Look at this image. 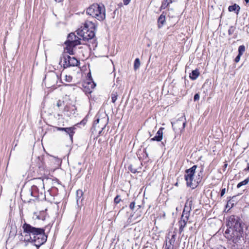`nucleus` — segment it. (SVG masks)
Here are the masks:
<instances>
[{
    "label": "nucleus",
    "instance_id": "nucleus-1",
    "mask_svg": "<svg viewBox=\"0 0 249 249\" xmlns=\"http://www.w3.org/2000/svg\"><path fill=\"white\" fill-rule=\"evenodd\" d=\"M228 229L224 233L225 237L238 246L243 241V227L242 220L237 216L231 215L227 220Z\"/></svg>",
    "mask_w": 249,
    "mask_h": 249
},
{
    "label": "nucleus",
    "instance_id": "nucleus-2",
    "mask_svg": "<svg viewBox=\"0 0 249 249\" xmlns=\"http://www.w3.org/2000/svg\"><path fill=\"white\" fill-rule=\"evenodd\" d=\"M22 229L20 240L33 243L36 247L46 242L47 236L45 233L44 229L33 227L26 222L22 225Z\"/></svg>",
    "mask_w": 249,
    "mask_h": 249
},
{
    "label": "nucleus",
    "instance_id": "nucleus-3",
    "mask_svg": "<svg viewBox=\"0 0 249 249\" xmlns=\"http://www.w3.org/2000/svg\"><path fill=\"white\" fill-rule=\"evenodd\" d=\"M86 13L100 21L106 18V8L103 4H92L87 8Z\"/></svg>",
    "mask_w": 249,
    "mask_h": 249
},
{
    "label": "nucleus",
    "instance_id": "nucleus-4",
    "mask_svg": "<svg viewBox=\"0 0 249 249\" xmlns=\"http://www.w3.org/2000/svg\"><path fill=\"white\" fill-rule=\"evenodd\" d=\"M97 26L91 21L85 23L83 28L78 29L77 33L78 36L82 37L84 41L91 40L95 36V30Z\"/></svg>",
    "mask_w": 249,
    "mask_h": 249
},
{
    "label": "nucleus",
    "instance_id": "nucleus-5",
    "mask_svg": "<svg viewBox=\"0 0 249 249\" xmlns=\"http://www.w3.org/2000/svg\"><path fill=\"white\" fill-rule=\"evenodd\" d=\"M197 165H194L191 168L185 170L184 178L186 185L192 189H195L201 182L200 178H195V174Z\"/></svg>",
    "mask_w": 249,
    "mask_h": 249
},
{
    "label": "nucleus",
    "instance_id": "nucleus-6",
    "mask_svg": "<svg viewBox=\"0 0 249 249\" xmlns=\"http://www.w3.org/2000/svg\"><path fill=\"white\" fill-rule=\"evenodd\" d=\"M79 64L78 60L74 57H71L68 54H63L60 57L59 64L64 68L70 67L77 66Z\"/></svg>",
    "mask_w": 249,
    "mask_h": 249
},
{
    "label": "nucleus",
    "instance_id": "nucleus-7",
    "mask_svg": "<svg viewBox=\"0 0 249 249\" xmlns=\"http://www.w3.org/2000/svg\"><path fill=\"white\" fill-rule=\"evenodd\" d=\"M81 39L76 36L74 33H70L68 36L67 40L65 42L66 45L69 46H76L80 44V40Z\"/></svg>",
    "mask_w": 249,
    "mask_h": 249
},
{
    "label": "nucleus",
    "instance_id": "nucleus-8",
    "mask_svg": "<svg viewBox=\"0 0 249 249\" xmlns=\"http://www.w3.org/2000/svg\"><path fill=\"white\" fill-rule=\"evenodd\" d=\"M108 119L106 120L105 118L97 119L94 123V127L95 129L101 128V130H99V134H101L103 130H104L107 124Z\"/></svg>",
    "mask_w": 249,
    "mask_h": 249
},
{
    "label": "nucleus",
    "instance_id": "nucleus-9",
    "mask_svg": "<svg viewBox=\"0 0 249 249\" xmlns=\"http://www.w3.org/2000/svg\"><path fill=\"white\" fill-rule=\"evenodd\" d=\"M58 75L55 73H52L46 76L45 80L48 82L50 86H53L57 82Z\"/></svg>",
    "mask_w": 249,
    "mask_h": 249
},
{
    "label": "nucleus",
    "instance_id": "nucleus-10",
    "mask_svg": "<svg viewBox=\"0 0 249 249\" xmlns=\"http://www.w3.org/2000/svg\"><path fill=\"white\" fill-rule=\"evenodd\" d=\"M193 205V199L190 198L186 201L182 215L190 216V211L192 210V206Z\"/></svg>",
    "mask_w": 249,
    "mask_h": 249
},
{
    "label": "nucleus",
    "instance_id": "nucleus-11",
    "mask_svg": "<svg viewBox=\"0 0 249 249\" xmlns=\"http://www.w3.org/2000/svg\"><path fill=\"white\" fill-rule=\"evenodd\" d=\"M189 216L182 215L180 220L179 221V231L180 233L182 232L183 231L184 227L186 226L187 222L189 220Z\"/></svg>",
    "mask_w": 249,
    "mask_h": 249
},
{
    "label": "nucleus",
    "instance_id": "nucleus-12",
    "mask_svg": "<svg viewBox=\"0 0 249 249\" xmlns=\"http://www.w3.org/2000/svg\"><path fill=\"white\" fill-rule=\"evenodd\" d=\"M163 129L164 128L160 127L157 132L156 136L150 139V141H161L162 139Z\"/></svg>",
    "mask_w": 249,
    "mask_h": 249
},
{
    "label": "nucleus",
    "instance_id": "nucleus-13",
    "mask_svg": "<svg viewBox=\"0 0 249 249\" xmlns=\"http://www.w3.org/2000/svg\"><path fill=\"white\" fill-rule=\"evenodd\" d=\"M240 10V6L236 3H234L232 5L229 6L228 7L229 12H234L237 15L239 14Z\"/></svg>",
    "mask_w": 249,
    "mask_h": 249
},
{
    "label": "nucleus",
    "instance_id": "nucleus-14",
    "mask_svg": "<svg viewBox=\"0 0 249 249\" xmlns=\"http://www.w3.org/2000/svg\"><path fill=\"white\" fill-rule=\"evenodd\" d=\"M75 127L74 126L73 127H66V130H65V132L69 135V136L70 137V139L71 140H72V137L75 133L74 130L75 129Z\"/></svg>",
    "mask_w": 249,
    "mask_h": 249
},
{
    "label": "nucleus",
    "instance_id": "nucleus-15",
    "mask_svg": "<svg viewBox=\"0 0 249 249\" xmlns=\"http://www.w3.org/2000/svg\"><path fill=\"white\" fill-rule=\"evenodd\" d=\"M158 26L161 28L165 22V16L163 14H161L158 20Z\"/></svg>",
    "mask_w": 249,
    "mask_h": 249
},
{
    "label": "nucleus",
    "instance_id": "nucleus-16",
    "mask_svg": "<svg viewBox=\"0 0 249 249\" xmlns=\"http://www.w3.org/2000/svg\"><path fill=\"white\" fill-rule=\"evenodd\" d=\"M199 75V71L197 69H196L192 71L190 74V78L193 80H196Z\"/></svg>",
    "mask_w": 249,
    "mask_h": 249
},
{
    "label": "nucleus",
    "instance_id": "nucleus-17",
    "mask_svg": "<svg viewBox=\"0 0 249 249\" xmlns=\"http://www.w3.org/2000/svg\"><path fill=\"white\" fill-rule=\"evenodd\" d=\"M75 46H69L66 45V47L65 48V52L64 54H73V49L72 48Z\"/></svg>",
    "mask_w": 249,
    "mask_h": 249
},
{
    "label": "nucleus",
    "instance_id": "nucleus-18",
    "mask_svg": "<svg viewBox=\"0 0 249 249\" xmlns=\"http://www.w3.org/2000/svg\"><path fill=\"white\" fill-rule=\"evenodd\" d=\"M171 2V0H164L162 3L160 8L161 9H165Z\"/></svg>",
    "mask_w": 249,
    "mask_h": 249
},
{
    "label": "nucleus",
    "instance_id": "nucleus-19",
    "mask_svg": "<svg viewBox=\"0 0 249 249\" xmlns=\"http://www.w3.org/2000/svg\"><path fill=\"white\" fill-rule=\"evenodd\" d=\"M249 182V178H246V179H245L244 180L239 182L237 185V187L238 188L241 187L242 186H243V185H245L246 184H247Z\"/></svg>",
    "mask_w": 249,
    "mask_h": 249
},
{
    "label": "nucleus",
    "instance_id": "nucleus-20",
    "mask_svg": "<svg viewBox=\"0 0 249 249\" xmlns=\"http://www.w3.org/2000/svg\"><path fill=\"white\" fill-rule=\"evenodd\" d=\"M87 84L88 86V90L86 91L88 92V93H91V89H93L94 88L95 84L94 83H88Z\"/></svg>",
    "mask_w": 249,
    "mask_h": 249
},
{
    "label": "nucleus",
    "instance_id": "nucleus-21",
    "mask_svg": "<svg viewBox=\"0 0 249 249\" xmlns=\"http://www.w3.org/2000/svg\"><path fill=\"white\" fill-rule=\"evenodd\" d=\"M117 97L118 94L117 92L113 91L111 93V101L112 103H114L116 102Z\"/></svg>",
    "mask_w": 249,
    "mask_h": 249
},
{
    "label": "nucleus",
    "instance_id": "nucleus-22",
    "mask_svg": "<svg viewBox=\"0 0 249 249\" xmlns=\"http://www.w3.org/2000/svg\"><path fill=\"white\" fill-rule=\"evenodd\" d=\"M140 66V61L139 58H136L135 60L134 64V69L136 70L138 69Z\"/></svg>",
    "mask_w": 249,
    "mask_h": 249
},
{
    "label": "nucleus",
    "instance_id": "nucleus-23",
    "mask_svg": "<svg viewBox=\"0 0 249 249\" xmlns=\"http://www.w3.org/2000/svg\"><path fill=\"white\" fill-rule=\"evenodd\" d=\"M238 54L242 55L244 52L245 51V47L244 45H240L238 47Z\"/></svg>",
    "mask_w": 249,
    "mask_h": 249
},
{
    "label": "nucleus",
    "instance_id": "nucleus-24",
    "mask_svg": "<svg viewBox=\"0 0 249 249\" xmlns=\"http://www.w3.org/2000/svg\"><path fill=\"white\" fill-rule=\"evenodd\" d=\"M129 170L133 173H136L138 172V169L134 167L133 165H130L128 167Z\"/></svg>",
    "mask_w": 249,
    "mask_h": 249
},
{
    "label": "nucleus",
    "instance_id": "nucleus-25",
    "mask_svg": "<svg viewBox=\"0 0 249 249\" xmlns=\"http://www.w3.org/2000/svg\"><path fill=\"white\" fill-rule=\"evenodd\" d=\"M65 103L63 101L59 100L56 103V106L58 108L64 107Z\"/></svg>",
    "mask_w": 249,
    "mask_h": 249
},
{
    "label": "nucleus",
    "instance_id": "nucleus-26",
    "mask_svg": "<svg viewBox=\"0 0 249 249\" xmlns=\"http://www.w3.org/2000/svg\"><path fill=\"white\" fill-rule=\"evenodd\" d=\"M122 201L121 196L120 195H117L114 198V202L116 204H118Z\"/></svg>",
    "mask_w": 249,
    "mask_h": 249
},
{
    "label": "nucleus",
    "instance_id": "nucleus-27",
    "mask_svg": "<svg viewBox=\"0 0 249 249\" xmlns=\"http://www.w3.org/2000/svg\"><path fill=\"white\" fill-rule=\"evenodd\" d=\"M235 30V28L233 26H231L228 30V33L230 35H232Z\"/></svg>",
    "mask_w": 249,
    "mask_h": 249
},
{
    "label": "nucleus",
    "instance_id": "nucleus-28",
    "mask_svg": "<svg viewBox=\"0 0 249 249\" xmlns=\"http://www.w3.org/2000/svg\"><path fill=\"white\" fill-rule=\"evenodd\" d=\"M72 80V77L70 75H66L65 76V81L70 82Z\"/></svg>",
    "mask_w": 249,
    "mask_h": 249
},
{
    "label": "nucleus",
    "instance_id": "nucleus-29",
    "mask_svg": "<svg viewBox=\"0 0 249 249\" xmlns=\"http://www.w3.org/2000/svg\"><path fill=\"white\" fill-rule=\"evenodd\" d=\"M34 180L38 181L40 185H43V180L41 178H34Z\"/></svg>",
    "mask_w": 249,
    "mask_h": 249
},
{
    "label": "nucleus",
    "instance_id": "nucleus-30",
    "mask_svg": "<svg viewBox=\"0 0 249 249\" xmlns=\"http://www.w3.org/2000/svg\"><path fill=\"white\" fill-rule=\"evenodd\" d=\"M83 195V192L82 190H77V197H81Z\"/></svg>",
    "mask_w": 249,
    "mask_h": 249
},
{
    "label": "nucleus",
    "instance_id": "nucleus-31",
    "mask_svg": "<svg viewBox=\"0 0 249 249\" xmlns=\"http://www.w3.org/2000/svg\"><path fill=\"white\" fill-rule=\"evenodd\" d=\"M241 56V55H239L238 54V55L235 57L234 61L236 63H238L240 61Z\"/></svg>",
    "mask_w": 249,
    "mask_h": 249
},
{
    "label": "nucleus",
    "instance_id": "nucleus-32",
    "mask_svg": "<svg viewBox=\"0 0 249 249\" xmlns=\"http://www.w3.org/2000/svg\"><path fill=\"white\" fill-rule=\"evenodd\" d=\"M199 99V95L198 93H196L194 97V100L195 101L198 100Z\"/></svg>",
    "mask_w": 249,
    "mask_h": 249
},
{
    "label": "nucleus",
    "instance_id": "nucleus-33",
    "mask_svg": "<svg viewBox=\"0 0 249 249\" xmlns=\"http://www.w3.org/2000/svg\"><path fill=\"white\" fill-rule=\"evenodd\" d=\"M175 237H176V235L175 234H173L172 235V238L170 240V244H172V243H174V241H175Z\"/></svg>",
    "mask_w": 249,
    "mask_h": 249
},
{
    "label": "nucleus",
    "instance_id": "nucleus-34",
    "mask_svg": "<svg viewBox=\"0 0 249 249\" xmlns=\"http://www.w3.org/2000/svg\"><path fill=\"white\" fill-rule=\"evenodd\" d=\"M203 172V169L201 168V170L200 171L199 173L198 174V177L197 178H200L201 179H202V175Z\"/></svg>",
    "mask_w": 249,
    "mask_h": 249
},
{
    "label": "nucleus",
    "instance_id": "nucleus-35",
    "mask_svg": "<svg viewBox=\"0 0 249 249\" xmlns=\"http://www.w3.org/2000/svg\"><path fill=\"white\" fill-rule=\"evenodd\" d=\"M135 203L132 202L130 204L129 207L131 210H133L135 207Z\"/></svg>",
    "mask_w": 249,
    "mask_h": 249
},
{
    "label": "nucleus",
    "instance_id": "nucleus-36",
    "mask_svg": "<svg viewBox=\"0 0 249 249\" xmlns=\"http://www.w3.org/2000/svg\"><path fill=\"white\" fill-rule=\"evenodd\" d=\"M225 192H226L225 188H223L221 190V193H220L221 196H223L224 195V194H225Z\"/></svg>",
    "mask_w": 249,
    "mask_h": 249
},
{
    "label": "nucleus",
    "instance_id": "nucleus-37",
    "mask_svg": "<svg viewBox=\"0 0 249 249\" xmlns=\"http://www.w3.org/2000/svg\"><path fill=\"white\" fill-rule=\"evenodd\" d=\"M131 0H124V4L125 5H127V4H129V3L130 2Z\"/></svg>",
    "mask_w": 249,
    "mask_h": 249
},
{
    "label": "nucleus",
    "instance_id": "nucleus-38",
    "mask_svg": "<svg viewBox=\"0 0 249 249\" xmlns=\"http://www.w3.org/2000/svg\"><path fill=\"white\" fill-rule=\"evenodd\" d=\"M246 171H249V163L247 164V167L244 169Z\"/></svg>",
    "mask_w": 249,
    "mask_h": 249
},
{
    "label": "nucleus",
    "instance_id": "nucleus-39",
    "mask_svg": "<svg viewBox=\"0 0 249 249\" xmlns=\"http://www.w3.org/2000/svg\"><path fill=\"white\" fill-rule=\"evenodd\" d=\"M186 126V122H184L182 123V129H184L185 127Z\"/></svg>",
    "mask_w": 249,
    "mask_h": 249
},
{
    "label": "nucleus",
    "instance_id": "nucleus-40",
    "mask_svg": "<svg viewBox=\"0 0 249 249\" xmlns=\"http://www.w3.org/2000/svg\"><path fill=\"white\" fill-rule=\"evenodd\" d=\"M54 128H55L56 130H57V131H61V127H57V126L54 127Z\"/></svg>",
    "mask_w": 249,
    "mask_h": 249
},
{
    "label": "nucleus",
    "instance_id": "nucleus-41",
    "mask_svg": "<svg viewBox=\"0 0 249 249\" xmlns=\"http://www.w3.org/2000/svg\"><path fill=\"white\" fill-rule=\"evenodd\" d=\"M180 121H181V120L179 119V120H177L176 123H175V124L178 125L179 124H180Z\"/></svg>",
    "mask_w": 249,
    "mask_h": 249
},
{
    "label": "nucleus",
    "instance_id": "nucleus-42",
    "mask_svg": "<svg viewBox=\"0 0 249 249\" xmlns=\"http://www.w3.org/2000/svg\"><path fill=\"white\" fill-rule=\"evenodd\" d=\"M164 249H171V246H169L168 247L167 246V245H166V247H165Z\"/></svg>",
    "mask_w": 249,
    "mask_h": 249
},
{
    "label": "nucleus",
    "instance_id": "nucleus-43",
    "mask_svg": "<svg viewBox=\"0 0 249 249\" xmlns=\"http://www.w3.org/2000/svg\"><path fill=\"white\" fill-rule=\"evenodd\" d=\"M61 131H64L66 130V127H61Z\"/></svg>",
    "mask_w": 249,
    "mask_h": 249
},
{
    "label": "nucleus",
    "instance_id": "nucleus-44",
    "mask_svg": "<svg viewBox=\"0 0 249 249\" xmlns=\"http://www.w3.org/2000/svg\"><path fill=\"white\" fill-rule=\"evenodd\" d=\"M63 0H55V1L57 2H60L62 1Z\"/></svg>",
    "mask_w": 249,
    "mask_h": 249
},
{
    "label": "nucleus",
    "instance_id": "nucleus-45",
    "mask_svg": "<svg viewBox=\"0 0 249 249\" xmlns=\"http://www.w3.org/2000/svg\"><path fill=\"white\" fill-rule=\"evenodd\" d=\"M228 164L227 163H225L224 165V169L226 168L227 167Z\"/></svg>",
    "mask_w": 249,
    "mask_h": 249
},
{
    "label": "nucleus",
    "instance_id": "nucleus-46",
    "mask_svg": "<svg viewBox=\"0 0 249 249\" xmlns=\"http://www.w3.org/2000/svg\"><path fill=\"white\" fill-rule=\"evenodd\" d=\"M246 3L247 4L249 2V0H245Z\"/></svg>",
    "mask_w": 249,
    "mask_h": 249
},
{
    "label": "nucleus",
    "instance_id": "nucleus-47",
    "mask_svg": "<svg viewBox=\"0 0 249 249\" xmlns=\"http://www.w3.org/2000/svg\"><path fill=\"white\" fill-rule=\"evenodd\" d=\"M228 204H231V200H229L228 202Z\"/></svg>",
    "mask_w": 249,
    "mask_h": 249
},
{
    "label": "nucleus",
    "instance_id": "nucleus-48",
    "mask_svg": "<svg viewBox=\"0 0 249 249\" xmlns=\"http://www.w3.org/2000/svg\"><path fill=\"white\" fill-rule=\"evenodd\" d=\"M58 116H62V115H60V114H58Z\"/></svg>",
    "mask_w": 249,
    "mask_h": 249
}]
</instances>
